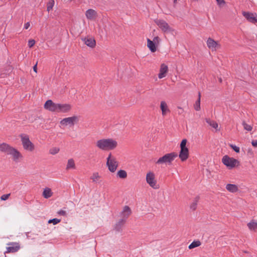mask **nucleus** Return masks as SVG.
<instances>
[{"label": "nucleus", "mask_w": 257, "mask_h": 257, "mask_svg": "<svg viewBox=\"0 0 257 257\" xmlns=\"http://www.w3.org/2000/svg\"><path fill=\"white\" fill-rule=\"evenodd\" d=\"M0 151L7 155H11L14 161L16 162L22 157V155L18 150L6 143L0 144Z\"/></svg>", "instance_id": "1"}, {"label": "nucleus", "mask_w": 257, "mask_h": 257, "mask_svg": "<svg viewBox=\"0 0 257 257\" xmlns=\"http://www.w3.org/2000/svg\"><path fill=\"white\" fill-rule=\"evenodd\" d=\"M96 145L102 150H112L117 147V143L111 139H101L97 141Z\"/></svg>", "instance_id": "2"}, {"label": "nucleus", "mask_w": 257, "mask_h": 257, "mask_svg": "<svg viewBox=\"0 0 257 257\" xmlns=\"http://www.w3.org/2000/svg\"><path fill=\"white\" fill-rule=\"evenodd\" d=\"M178 156L176 153H168L160 158L156 162L157 164H171L174 159Z\"/></svg>", "instance_id": "3"}, {"label": "nucleus", "mask_w": 257, "mask_h": 257, "mask_svg": "<svg viewBox=\"0 0 257 257\" xmlns=\"http://www.w3.org/2000/svg\"><path fill=\"white\" fill-rule=\"evenodd\" d=\"M187 140L183 139L180 144V151L179 157L183 162L186 161L189 157V150L186 147Z\"/></svg>", "instance_id": "4"}, {"label": "nucleus", "mask_w": 257, "mask_h": 257, "mask_svg": "<svg viewBox=\"0 0 257 257\" xmlns=\"http://www.w3.org/2000/svg\"><path fill=\"white\" fill-rule=\"evenodd\" d=\"M106 166L109 171L112 173L116 171L118 166V162L116 161L115 158L111 155V153L109 154L107 158Z\"/></svg>", "instance_id": "5"}, {"label": "nucleus", "mask_w": 257, "mask_h": 257, "mask_svg": "<svg viewBox=\"0 0 257 257\" xmlns=\"http://www.w3.org/2000/svg\"><path fill=\"white\" fill-rule=\"evenodd\" d=\"M222 162L224 165L230 169L238 166L239 165V162L237 160L229 157L227 155L223 157Z\"/></svg>", "instance_id": "6"}, {"label": "nucleus", "mask_w": 257, "mask_h": 257, "mask_svg": "<svg viewBox=\"0 0 257 257\" xmlns=\"http://www.w3.org/2000/svg\"><path fill=\"white\" fill-rule=\"evenodd\" d=\"M20 137L24 149L32 151L34 149V146L30 141L29 136L25 134H22Z\"/></svg>", "instance_id": "7"}, {"label": "nucleus", "mask_w": 257, "mask_h": 257, "mask_svg": "<svg viewBox=\"0 0 257 257\" xmlns=\"http://www.w3.org/2000/svg\"><path fill=\"white\" fill-rule=\"evenodd\" d=\"M146 181L149 185L155 189H157L159 188V186L155 180V174L152 172H150L147 174Z\"/></svg>", "instance_id": "8"}, {"label": "nucleus", "mask_w": 257, "mask_h": 257, "mask_svg": "<svg viewBox=\"0 0 257 257\" xmlns=\"http://www.w3.org/2000/svg\"><path fill=\"white\" fill-rule=\"evenodd\" d=\"M79 116L76 115L64 118L61 120L60 124L65 125L68 124L70 125H74L75 123H77L79 121Z\"/></svg>", "instance_id": "9"}, {"label": "nucleus", "mask_w": 257, "mask_h": 257, "mask_svg": "<svg viewBox=\"0 0 257 257\" xmlns=\"http://www.w3.org/2000/svg\"><path fill=\"white\" fill-rule=\"evenodd\" d=\"M155 22L163 32L166 33L171 31V28L169 26L168 24L164 20H156L155 21Z\"/></svg>", "instance_id": "10"}, {"label": "nucleus", "mask_w": 257, "mask_h": 257, "mask_svg": "<svg viewBox=\"0 0 257 257\" xmlns=\"http://www.w3.org/2000/svg\"><path fill=\"white\" fill-rule=\"evenodd\" d=\"M59 103H54L51 100H48L44 104V108L52 112L58 111Z\"/></svg>", "instance_id": "11"}, {"label": "nucleus", "mask_w": 257, "mask_h": 257, "mask_svg": "<svg viewBox=\"0 0 257 257\" xmlns=\"http://www.w3.org/2000/svg\"><path fill=\"white\" fill-rule=\"evenodd\" d=\"M242 15L249 22L253 24L257 23V15L255 13L243 12Z\"/></svg>", "instance_id": "12"}, {"label": "nucleus", "mask_w": 257, "mask_h": 257, "mask_svg": "<svg viewBox=\"0 0 257 257\" xmlns=\"http://www.w3.org/2000/svg\"><path fill=\"white\" fill-rule=\"evenodd\" d=\"M131 213L132 210L130 207L126 205L125 206L120 213V216L121 217V219L124 220V221H126V219L128 218Z\"/></svg>", "instance_id": "13"}, {"label": "nucleus", "mask_w": 257, "mask_h": 257, "mask_svg": "<svg viewBox=\"0 0 257 257\" xmlns=\"http://www.w3.org/2000/svg\"><path fill=\"white\" fill-rule=\"evenodd\" d=\"M8 245L10 246L7 247L6 253L16 252L18 251L20 248L19 243L17 242H11L9 243Z\"/></svg>", "instance_id": "14"}, {"label": "nucleus", "mask_w": 257, "mask_h": 257, "mask_svg": "<svg viewBox=\"0 0 257 257\" xmlns=\"http://www.w3.org/2000/svg\"><path fill=\"white\" fill-rule=\"evenodd\" d=\"M207 45L208 47L212 51H215L220 47V45L217 42L214 41L213 39L209 38L207 41Z\"/></svg>", "instance_id": "15"}, {"label": "nucleus", "mask_w": 257, "mask_h": 257, "mask_svg": "<svg viewBox=\"0 0 257 257\" xmlns=\"http://www.w3.org/2000/svg\"><path fill=\"white\" fill-rule=\"evenodd\" d=\"M71 106L68 104L59 103L58 111V113H66L70 110Z\"/></svg>", "instance_id": "16"}, {"label": "nucleus", "mask_w": 257, "mask_h": 257, "mask_svg": "<svg viewBox=\"0 0 257 257\" xmlns=\"http://www.w3.org/2000/svg\"><path fill=\"white\" fill-rule=\"evenodd\" d=\"M82 41L87 46L93 48L96 45L95 40L92 38H84L82 39Z\"/></svg>", "instance_id": "17"}, {"label": "nucleus", "mask_w": 257, "mask_h": 257, "mask_svg": "<svg viewBox=\"0 0 257 257\" xmlns=\"http://www.w3.org/2000/svg\"><path fill=\"white\" fill-rule=\"evenodd\" d=\"M168 66L164 64H162L161 66L160 72L158 75V77L160 79L165 77L166 76V74L168 72Z\"/></svg>", "instance_id": "18"}, {"label": "nucleus", "mask_w": 257, "mask_h": 257, "mask_svg": "<svg viewBox=\"0 0 257 257\" xmlns=\"http://www.w3.org/2000/svg\"><path fill=\"white\" fill-rule=\"evenodd\" d=\"M125 222L126 221H124V220L120 219L115 224L114 227V230L117 232H121L122 231V228Z\"/></svg>", "instance_id": "19"}, {"label": "nucleus", "mask_w": 257, "mask_h": 257, "mask_svg": "<svg viewBox=\"0 0 257 257\" xmlns=\"http://www.w3.org/2000/svg\"><path fill=\"white\" fill-rule=\"evenodd\" d=\"M160 108L162 110V115H165L167 113L170 112V110L168 108V105L166 102L164 101H162L160 104Z\"/></svg>", "instance_id": "20"}, {"label": "nucleus", "mask_w": 257, "mask_h": 257, "mask_svg": "<svg viewBox=\"0 0 257 257\" xmlns=\"http://www.w3.org/2000/svg\"><path fill=\"white\" fill-rule=\"evenodd\" d=\"M96 12L92 9H89L85 13L86 18L89 20L93 19L96 16Z\"/></svg>", "instance_id": "21"}, {"label": "nucleus", "mask_w": 257, "mask_h": 257, "mask_svg": "<svg viewBox=\"0 0 257 257\" xmlns=\"http://www.w3.org/2000/svg\"><path fill=\"white\" fill-rule=\"evenodd\" d=\"M42 195L45 198L48 199L53 195V192L50 188L46 187L44 189Z\"/></svg>", "instance_id": "22"}, {"label": "nucleus", "mask_w": 257, "mask_h": 257, "mask_svg": "<svg viewBox=\"0 0 257 257\" xmlns=\"http://www.w3.org/2000/svg\"><path fill=\"white\" fill-rule=\"evenodd\" d=\"M147 46L152 52H155L156 51L155 42L153 41H151L150 39H148Z\"/></svg>", "instance_id": "23"}, {"label": "nucleus", "mask_w": 257, "mask_h": 257, "mask_svg": "<svg viewBox=\"0 0 257 257\" xmlns=\"http://www.w3.org/2000/svg\"><path fill=\"white\" fill-rule=\"evenodd\" d=\"M205 121L211 127L218 131V123L214 120H211L210 118H206Z\"/></svg>", "instance_id": "24"}, {"label": "nucleus", "mask_w": 257, "mask_h": 257, "mask_svg": "<svg viewBox=\"0 0 257 257\" xmlns=\"http://www.w3.org/2000/svg\"><path fill=\"white\" fill-rule=\"evenodd\" d=\"M226 189L230 192H236L238 190L237 186L235 184H228L226 186Z\"/></svg>", "instance_id": "25"}, {"label": "nucleus", "mask_w": 257, "mask_h": 257, "mask_svg": "<svg viewBox=\"0 0 257 257\" xmlns=\"http://www.w3.org/2000/svg\"><path fill=\"white\" fill-rule=\"evenodd\" d=\"M71 169H75V164L73 159H70L68 160L66 166V170H70Z\"/></svg>", "instance_id": "26"}, {"label": "nucleus", "mask_w": 257, "mask_h": 257, "mask_svg": "<svg viewBox=\"0 0 257 257\" xmlns=\"http://www.w3.org/2000/svg\"><path fill=\"white\" fill-rule=\"evenodd\" d=\"M247 226L250 230H255L257 229V220H252L247 223Z\"/></svg>", "instance_id": "27"}, {"label": "nucleus", "mask_w": 257, "mask_h": 257, "mask_svg": "<svg viewBox=\"0 0 257 257\" xmlns=\"http://www.w3.org/2000/svg\"><path fill=\"white\" fill-rule=\"evenodd\" d=\"M199 200V196H196L194 198L193 202L190 205V208L191 209H192V210H195L196 209L197 206V203L198 202Z\"/></svg>", "instance_id": "28"}, {"label": "nucleus", "mask_w": 257, "mask_h": 257, "mask_svg": "<svg viewBox=\"0 0 257 257\" xmlns=\"http://www.w3.org/2000/svg\"><path fill=\"white\" fill-rule=\"evenodd\" d=\"M117 176L121 179H125L127 177V173L124 170H120L117 173Z\"/></svg>", "instance_id": "29"}, {"label": "nucleus", "mask_w": 257, "mask_h": 257, "mask_svg": "<svg viewBox=\"0 0 257 257\" xmlns=\"http://www.w3.org/2000/svg\"><path fill=\"white\" fill-rule=\"evenodd\" d=\"M200 245L201 242L199 240H194L189 245L188 247L190 249H191L196 247L199 246Z\"/></svg>", "instance_id": "30"}, {"label": "nucleus", "mask_w": 257, "mask_h": 257, "mask_svg": "<svg viewBox=\"0 0 257 257\" xmlns=\"http://www.w3.org/2000/svg\"><path fill=\"white\" fill-rule=\"evenodd\" d=\"M194 108L196 110L198 111L200 109V93H199V97L194 105Z\"/></svg>", "instance_id": "31"}, {"label": "nucleus", "mask_w": 257, "mask_h": 257, "mask_svg": "<svg viewBox=\"0 0 257 257\" xmlns=\"http://www.w3.org/2000/svg\"><path fill=\"white\" fill-rule=\"evenodd\" d=\"M100 178V176L99 175L98 173L96 172L92 174V175L90 177V179L92 180L93 182H96Z\"/></svg>", "instance_id": "32"}, {"label": "nucleus", "mask_w": 257, "mask_h": 257, "mask_svg": "<svg viewBox=\"0 0 257 257\" xmlns=\"http://www.w3.org/2000/svg\"><path fill=\"white\" fill-rule=\"evenodd\" d=\"M54 0H51L48 3L47 10L48 12H49L50 11H51L52 10L53 7H54Z\"/></svg>", "instance_id": "33"}, {"label": "nucleus", "mask_w": 257, "mask_h": 257, "mask_svg": "<svg viewBox=\"0 0 257 257\" xmlns=\"http://www.w3.org/2000/svg\"><path fill=\"white\" fill-rule=\"evenodd\" d=\"M242 125L244 129L248 131H251L252 128L251 125L247 124L245 121L242 122Z\"/></svg>", "instance_id": "34"}, {"label": "nucleus", "mask_w": 257, "mask_h": 257, "mask_svg": "<svg viewBox=\"0 0 257 257\" xmlns=\"http://www.w3.org/2000/svg\"><path fill=\"white\" fill-rule=\"evenodd\" d=\"M59 150H60L58 148L54 147V148H51L49 150V153H50V154H51L52 155H55L59 152Z\"/></svg>", "instance_id": "35"}, {"label": "nucleus", "mask_w": 257, "mask_h": 257, "mask_svg": "<svg viewBox=\"0 0 257 257\" xmlns=\"http://www.w3.org/2000/svg\"><path fill=\"white\" fill-rule=\"evenodd\" d=\"M61 221V220L57 218H53L48 221L49 223H53L54 225L57 224Z\"/></svg>", "instance_id": "36"}, {"label": "nucleus", "mask_w": 257, "mask_h": 257, "mask_svg": "<svg viewBox=\"0 0 257 257\" xmlns=\"http://www.w3.org/2000/svg\"><path fill=\"white\" fill-rule=\"evenodd\" d=\"M230 147L236 153H239L240 151V149L239 147L236 146L233 144H229Z\"/></svg>", "instance_id": "37"}, {"label": "nucleus", "mask_w": 257, "mask_h": 257, "mask_svg": "<svg viewBox=\"0 0 257 257\" xmlns=\"http://www.w3.org/2000/svg\"><path fill=\"white\" fill-rule=\"evenodd\" d=\"M10 196V194H4L1 197L2 200H7Z\"/></svg>", "instance_id": "38"}, {"label": "nucleus", "mask_w": 257, "mask_h": 257, "mask_svg": "<svg viewBox=\"0 0 257 257\" xmlns=\"http://www.w3.org/2000/svg\"><path fill=\"white\" fill-rule=\"evenodd\" d=\"M35 43V41L34 40H30L28 42V46L29 47H32Z\"/></svg>", "instance_id": "39"}, {"label": "nucleus", "mask_w": 257, "mask_h": 257, "mask_svg": "<svg viewBox=\"0 0 257 257\" xmlns=\"http://www.w3.org/2000/svg\"><path fill=\"white\" fill-rule=\"evenodd\" d=\"M217 4L220 6H222V5L225 4V1L224 0H216Z\"/></svg>", "instance_id": "40"}, {"label": "nucleus", "mask_w": 257, "mask_h": 257, "mask_svg": "<svg viewBox=\"0 0 257 257\" xmlns=\"http://www.w3.org/2000/svg\"><path fill=\"white\" fill-rule=\"evenodd\" d=\"M58 214L62 215V216H66V212L65 211H64L63 210H60L58 212Z\"/></svg>", "instance_id": "41"}, {"label": "nucleus", "mask_w": 257, "mask_h": 257, "mask_svg": "<svg viewBox=\"0 0 257 257\" xmlns=\"http://www.w3.org/2000/svg\"><path fill=\"white\" fill-rule=\"evenodd\" d=\"M251 144L253 147L257 148V140H253L251 142Z\"/></svg>", "instance_id": "42"}, {"label": "nucleus", "mask_w": 257, "mask_h": 257, "mask_svg": "<svg viewBox=\"0 0 257 257\" xmlns=\"http://www.w3.org/2000/svg\"><path fill=\"white\" fill-rule=\"evenodd\" d=\"M30 23L29 22H27V23H26L24 25V28L25 29H28L29 28V27H30Z\"/></svg>", "instance_id": "43"}, {"label": "nucleus", "mask_w": 257, "mask_h": 257, "mask_svg": "<svg viewBox=\"0 0 257 257\" xmlns=\"http://www.w3.org/2000/svg\"><path fill=\"white\" fill-rule=\"evenodd\" d=\"M37 63H36L34 66H33V70L35 72H37Z\"/></svg>", "instance_id": "44"}, {"label": "nucleus", "mask_w": 257, "mask_h": 257, "mask_svg": "<svg viewBox=\"0 0 257 257\" xmlns=\"http://www.w3.org/2000/svg\"><path fill=\"white\" fill-rule=\"evenodd\" d=\"M159 40V38L158 37H155L153 41L156 43V42H158Z\"/></svg>", "instance_id": "45"}, {"label": "nucleus", "mask_w": 257, "mask_h": 257, "mask_svg": "<svg viewBox=\"0 0 257 257\" xmlns=\"http://www.w3.org/2000/svg\"><path fill=\"white\" fill-rule=\"evenodd\" d=\"M219 81H220V82H221L222 80L221 78H220Z\"/></svg>", "instance_id": "46"}, {"label": "nucleus", "mask_w": 257, "mask_h": 257, "mask_svg": "<svg viewBox=\"0 0 257 257\" xmlns=\"http://www.w3.org/2000/svg\"><path fill=\"white\" fill-rule=\"evenodd\" d=\"M176 1H177V0H174V3H175Z\"/></svg>", "instance_id": "47"}]
</instances>
